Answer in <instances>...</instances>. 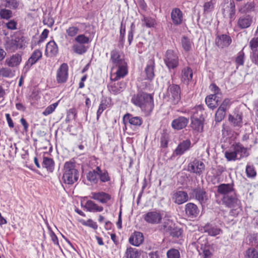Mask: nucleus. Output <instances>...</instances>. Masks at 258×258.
Listing matches in <instances>:
<instances>
[{"label": "nucleus", "mask_w": 258, "mask_h": 258, "mask_svg": "<svg viewBox=\"0 0 258 258\" xmlns=\"http://www.w3.org/2000/svg\"><path fill=\"white\" fill-rule=\"evenodd\" d=\"M182 47L185 51H189L193 46L192 41L187 37L183 36L181 39Z\"/></svg>", "instance_id": "a19ab883"}, {"label": "nucleus", "mask_w": 258, "mask_h": 258, "mask_svg": "<svg viewBox=\"0 0 258 258\" xmlns=\"http://www.w3.org/2000/svg\"><path fill=\"white\" fill-rule=\"evenodd\" d=\"M197 248L202 258H211L213 254L212 247L206 238L201 237L197 241Z\"/></svg>", "instance_id": "0eeeda50"}, {"label": "nucleus", "mask_w": 258, "mask_h": 258, "mask_svg": "<svg viewBox=\"0 0 258 258\" xmlns=\"http://www.w3.org/2000/svg\"><path fill=\"white\" fill-rule=\"evenodd\" d=\"M204 108L203 105H199L190 111L191 119H200V118H204L203 117Z\"/></svg>", "instance_id": "72a5a7b5"}, {"label": "nucleus", "mask_w": 258, "mask_h": 258, "mask_svg": "<svg viewBox=\"0 0 258 258\" xmlns=\"http://www.w3.org/2000/svg\"><path fill=\"white\" fill-rule=\"evenodd\" d=\"M6 2L7 3L6 7H8L11 9H16L19 6L17 0H6Z\"/></svg>", "instance_id": "69168bd1"}, {"label": "nucleus", "mask_w": 258, "mask_h": 258, "mask_svg": "<svg viewBox=\"0 0 258 258\" xmlns=\"http://www.w3.org/2000/svg\"><path fill=\"white\" fill-rule=\"evenodd\" d=\"M132 101L135 105L147 112H150L154 108L153 96L146 93H138L132 98Z\"/></svg>", "instance_id": "f257e3e1"}, {"label": "nucleus", "mask_w": 258, "mask_h": 258, "mask_svg": "<svg viewBox=\"0 0 258 258\" xmlns=\"http://www.w3.org/2000/svg\"><path fill=\"white\" fill-rule=\"evenodd\" d=\"M11 43L15 46V49L22 48L24 46L23 40L22 39L19 38H16L15 40H12L11 41Z\"/></svg>", "instance_id": "0e129e2a"}, {"label": "nucleus", "mask_w": 258, "mask_h": 258, "mask_svg": "<svg viewBox=\"0 0 258 258\" xmlns=\"http://www.w3.org/2000/svg\"><path fill=\"white\" fill-rule=\"evenodd\" d=\"M217 191L220 194L223 196L229 195L235 192L234 189L232 184H221L218 186Z\"/></svg>", "instance_id": "bb28decb"}, {"label": "nucleus", "mask_w": 258, "mask_h": 258, "mask_svg": "<svg viewBox=\"0 0 258 258\" xmlns=\"http://www.w3.org/2000/svg\"><path fill=\"white\" fill-rule=\"evenodd\" d=\"M246 175L248 178H253L256 175V172L253 165L247 164L245 169Z\"/></svg>", "instance_id": "09e8293b"}, {"label": "nucleus", "mask_w": 258, "mask_h": 258, "mask_svg": "<svg viewBox=\"0 0 258 258\" xmlns=\"http://www.w3.org/2000/svg\"><path fill=\"white\" fill-rule=\"evenodd\" d=\"M244 60V53L243 51H240L237 54L235 61L238 65H243Z\"/></svg>", "instance_id": "e2e57ef3"}, {"label": "nucleus", "mask_w": 258, "mask_h": 258, "mask_svg": "<svg viewBox=\"0 0 258 258\" xmlns=\"http://www.w3.org/2000/svg\"><path fill=\"white\" fill-rule=\"evenodd\" d=\"M203 230L204 232L207 233L209 235L211 236H216L222 232V230L217 226L209 223L205 225L203 227Z\"/></svg>", "instance_id": "4be33fe9"}, {"label": "nucleus", "mask_w": 258, "mask_h": 258, "mask_svg": "<svg viewBox=\"0 0 258 258\" xmlns=\"http://www.w3.org/2000/svg\"><path fill=\"white\" fill-rule=\"evenodd\" d=\"M99 172L97 171V167L90 171L87 175V179L93 183H97L99 181Z\"/></svg>", "instance_id": "37998d69"}, {"label": "nucleus", "mask_w": 258, "mask_h": 258, "mask_svg": "<svg viewBox=\"0 0 258 258\" xmlns=\"http://www.w3.org/2000/svg\"><path fill=\"white\" fill-rule=\"evenodd\" d=\"M69 67L67 63H63L57 70L56 80L58 84L64 83L68 78Z\"/></svg>", "instance_id": "ddd939ff"}, {"label": "nucleus", "mask_w": 258, "mask_h": 258, "mask_svg": "<svg viewBox=\"0 0 258 258\" xmlns=\"http://www.w3.org/2000/svg\"><path fill=\"white\" fill-rule=\"evenodd\" d=\"M75 40L78 43L84 45L89 43V38L84 34H80L78 35L75 38Z\"/></svg>", "instance_id": "5fc2aeb1"}, {"label": "nucleus", "mask_w": 258, "mask_h": 258, "mask_svg": "<svg viewBox=\"0 0 258 258\" xmlns=\"http://www.w3.org/2000/svg\"><path fill=\"white\" fill-rule=\"evenodd\" d=\"M205 165L203 161L195 159L188 165V171L200 175L204 171Z\"/></svg>", "instance_id": "f8f14e48"}, {"label": "nucleus", "mask_w": 258, "mask_h": 258, "mask_svg": "<svg viewBox=\"0 0 258 258\" xmlns=\"http://www.w3.org/2000/svg\"><path fill=\"white\" fill-rule=\"evenodd\" d=\"M225 110L218 108L216 114H215V120L217 122L221 121L224 118L225 115Z\"/></svg>", "instance_id": "bf43d9fd"}, {"label": "nucleus", "mask_w": 258, "mask_h": 258, "mask_svg": "<svg viewBox=\"0 0 258 258\" xmlns=\"http://www.w3.org/2000/svg\"><path fill=\"white\" fill-rule=\"evenodd\" d=\"M185 211L186 215L190 218L196 217L199 214V210L197 205L191 203L186 204Z\"/></svg>", "instance_id": "393cba45"}, {"label": "nucleus", "mask_w": 258, "mask_h": 258, "mask_svg": "<svg viewBox=\"0 0 258 258\" xmlns=\"http://www.w3.org/2000/svg\"><path fill=\"white\" fill-rule=\"evenodd\" d=\"M142 25L147 28H152L156 25V20L150 17L143 16L141 20Z\"/></svg>", "instance_id": "c03bdc74"}, {"label": "nucleus", "mask_w": 258, "mask_h": 258, "mask_svg": "<svg viewBox=\"0 0 258 258\" xmlns=\"http://www.w3.org/2000/svg\"><path fill=\"white\" fill-rule=\"evenodd\" d=\"M231 41L230 37L226 34L218 35L215 40L216 45L221 48L228 46Z\"/></svg>", "instance_id": "5701e85b"}, {"label": "nucleus", "mask_w": 258, "mask_h": 258, "mask_svg": "<svg viewBox=\"0 0 258 258\" xmlns=\"http://www.w3.org/2000/svg\"><path fill=\"white\" fill-rule=\"evenodd\" d=\"M196 198L201 204L205 203L208 200L207 195L205 190L203 189L198 188L194 190V191Z\"/></svg>", "instance_id": "c9c22d12"}, {"label": "nucleus", "mask_w": 258, "mask_h": 258, "mask_svg": "<svg viewBox=\"0 0 258 258\" xmlns=\"http://www.w3.org/2000/svg\"><path fill=\"white\" fill-rule=\"evenodd\" d=\"M110 61L112 64V67H116L126 63L123 57L120 54L119 51L117 50H113L111 51Z\"/></svg>", "instance_id": "a211bd4d"}, {"label": "nucleus", "mask_w": 258, "mask_h": 258, "mask_svg": "<svg viewBox=\"0 0 258 258\" xmlns=\"http://www.w3.org/2000/svg\"><path fill=\"white\" fill-rule=\"evenodd\" d=\"M143 241L144 236L143 233L140 232H134L129 238V242L134 246H139Z\"/></svg>", "instance_id": "b1692460"}, {"label": "nucleus", "mask_w": 258, "mask_h": 258, "mask_svg": "<svg viewBox=\"0 0 258 258\" xmlns=\"http://www.w3.org/2000/svg\"><path fill=\"white\" fill-rule=\"evenodd\" d=\"M167 258H180V253L179 251L174 248H171L167 251Z\"/></svg>", "instance_id": "4d7b16f0"}, {"label": "nucleus", "mask_w": 258, "mask_h": 258, "mask_svg": "<svg viewBox=\"0 0 258 258\" xmlns=\"http://www.w3.org/2000/svg\"><path fill=\"white\" fill-rule=\"evenodd\" d=\"M141 253L138 249L131 247L127 248L125 252L124 258H139Z\"/></svg>", "instance_id": "58836bf2"}, {"label": "nucleus", "mask_w": 258, "mask_h": 258, "mask_svg": "<svg viewBox=\"0 0 258 258\" xmlns=\"http://www.w3.org/2000/svg\"><path fill=\"white\" fill-rule=\"evenodd\" d=\"M22 60V55L16 53L7 57L5 60V64L9 68H17L21 63Z\"/></svg>", "instance_id": "f3484780"}, {"label": "nucleus", "mask_w": 258, "mask_h": 258, "mask_svg": "<svg viewBox=\"0 0 258 258\" xmlns=\"http://www.w3.org/2000/svg\"><path fill=\"white\" fill-rule=\"evenodd\" d=\"M123 121L125 125L128 123L134 127L140 126L143 123V119L139 116H134L133 115L127 113L123 117Z\"/></svg>", "instance_id": "4468645a"}, {"label": "nucleus", "mask_w": 258, "mask_h": 258, "mask_svg": "<svg viewBox=\"0 0 258 258\" xmlns=\"http://www.w3.org/2000/svg\"><path fill=\"white\" fill-rule=\"evenodd\" d=\"M164 61L169 70L176 68L179 64V57L177 53L172 50H167L164 57Z\"/></svg>", "instance_id": "6e6552de"}, {"label": "nucleus", "mask_w": 258, "mask_h": 258, "mask_svg": "<svg viewBox=\"0 0 258 258\" xmlns=\"http://www.w3.org/2000/svg\"><path fill=\"white\" fill-rule=\"evenodd\" d=\"M249 155L247 148L239 143H234L229 149L225 152V157L228 161L239 160Z\"/></svg>", "instance_id": "f03ea898"}, {"label": "nucleus", "mask_w": 258, "mask_h": 258, "mask_svg": "<svg viewBox=\"0 0 258 258\" xmlns=\"http://www.w3.org/2000/svg\"><path fill=\"white\" fill-rule=\"evenodd\" d=\"M90 198L102 204H107L111 199V196L109 194L104 191L92 192Z\"/></svg>", "instance_id": "dca6fc26"}, {"label": "nucleus", "mask_w": 258, "mask_h": 258, "mask_svg": "<svg viewBox=\"0 0 258 258\" xmlns=\"http://www.w3.org/2000/svg\"><path fill=\"white\" fill-rule=\"evenodd\" d=\"M191 128L198 133H201L203 131L204 118H200V119H191Z\"/></svg>", "instance_id": "2f4dec72"}, {"label": "nucleus", "mask_w": 258, "mask_h": 258, "mask_svg": "<svg viewBox=\"0 0 258 258\" xmlns=\"http://www.w3.org/2000/svg\"><path fill=\"white\" fill-rule=\"evenodd\" d=\"M79 31V29L78 27L71 26L66 30V33L68 36L73 37L78 33Z\"/></svg>", "instance_id": "6e6d98bb"}, {"label": "nucleus", "mask_w": 258, "mask_h": 258, "mask_svg": "<svg viewBox=\"0 0 258 258\" xmlns=\"http://www.w3.org/2000/svg\"><path fill=\"white\" fill-rule=\"evenodd\" d=\"M168 135L166 133H164L162 134L161 139H160V143L161 147L162 148H166L168 146Z\"/></svg>", "instance_id": "052dcab7"}, {"label": "nucleus", "mask_w": 258, "mask_h": 258, "mask_svg": "<svg viewBox=\"0 0 258 258\" xmlns=\"http://www.w3.org/2000/svg\"><path fill=\"white\" fill-rule=\"evenodd\" d=\"M13 16V12L11 10L6 8L0 9V18L2 19L9 20Z\"/></svg>", "instance_id": "de8ad7c7"}, {"label": "nucleus", "mask_w": 258, "mask_h": 258, "mask_svg": "<svg viewBox=\"0 0 258 258\" xmlns=\"http://www.w3.org/2000/svg\"><path fill=\"white\" fill-rule=\"evenodd\" d=\"M231 104L230 100L228 98H226L224 100L219 107L226 111L230 106Z\"/></svg>", "instance_id": "338daca9"}, {"label": "nucleus", "mask_w": 258, "mask_h": 258, "mask_svg": "<svg viewBox=\"0 0 258 258\" xmlns=\"http://www.w3.org/2000/svg\"><path fill=\"white\" fill-rule=\"evenodd\" d=\"M85 208L87 211L90 212H101L103 210V207L99 206L91 200L87 201L85 205Z\"/></svg>", "instance_id": "cd10ccee"}, {"label": "nucleus", "mask_w": 258, "mask_h": 258, "mask_svg": "<svg viewBox=\"0 0 258 258\" xmlns=\"http://www.w3.org/2000/svg\"><path fill=\"white\" fill-rule=\"evenodd\" d=\"M154 67L155 63L154 61L150 60L145 69L146 80H152L154 78Z\"/></svg>", "instance_id": "c85d7f7f"}, {"label": "nucleus", "mask_w": 258, "mask_h": 258, "mask_svg": "<svg viewBox=\"0 0 258 258\" xmlns=\"http://www.w3.org/2000/svg\"><path fill=\"white\" fill-rule=\"evenodd\" d=\"M222 201L227 207L231 208L230 213L231 215L237 216L241 211V202L237 198L235 192L223 197Z\"/></svg>", "instance_id": "20e7f679"}, {"label": "nucleus", "mask_w": 258, "mask_h": 258, "mask_svg": "<svg viewBox=\"0 0 258 258\" xmlns=\"http://www.w3.org/2000/svg\"><path fill=\"white\" fill-rule=\"evenodd\" d=\"M143 219L149 224L156 225L161 222L162 214L158 211H149L143 215Z\"/></svg>", "instance_id": "9b49d317"}, {"label": "nucleus", "mask_w": 258, "mask_h": 258, "mask_svg": "<svg viewBox=\"0 0 258 258\" xmlns=\"http://www.w3.org/2000/svg\"><path fill=\"white\" fill-rule=\"evenodd\" d=\"M111 70L112 73L111 74L110 79L113 81H116L124 78L128 73L126 63L116 67H112Z\"/></svg>", "instance_id": "9d476101"}, {"label": "nucleus", "mask_w": 258, "mask_h": 258, "mask_svg": "<svg viewBox=\"0 0 258 258\" xmlns=\"http://www.w3.org/2000/svg\"><path fill=\"white\" fill-rule=\"evenodd\" d=\"M191 147V142L190 139H187L180 142L174 151V154L176 156L183 155L186 151L189 150Z\"/></svg>", "instance_id": "2eb2a0df"}, {"label": "nucleus", "mask_w": 258, "mask_h": 258, "mask_svg": "<svg viewBox=\"0 0 258 258\" xmlns=\"http://www.w3.org/2000/svg\"><path fill=\"white\" fill-rule=\"evenodd\" d=\"M163 97L173 104H177L180 100V88L176 84H170L164 93Z\"/></svg>", "instance_id": "423d86ee"}, {"label": "nucleus", "mask_w": 258, "mask_h": 258, "mask_svg": "<svg viewBox=\"0 0 258 258\" xmlns=\"http://www.w3.org/2000/svg\"><path fill=\"white\" fill-rule=\"evenodd\" d=\"M72 48L74 52L78 54H82L85 53L87 50V47H86L85 45L78 43L74 44Z\"/></svg>", "instance_id": "49530a36"}, {"label": "nucleus", "mask_w": 258, "mask_h": 258, "mask_svg": "<svg viewBox=\"0 0 258 258\" xmlns=\"http://www.w3.org/2000/svg\"><path fill=\"white\" fill-rule=\"evenodd\" d=\"M215 3L216 0H211L205 3L203 6L204 13L207 14L211 12L214 9Z\"/></svg>", "instance_id": "8fccbe9b"}, {"label": "nucleus", "mask_w": 258, "mask_h": 258, "mask_svg": "<svg viewBox=\"0 0 258 258\" xmlns=\"http://www.w3.org/2000/svg\"><path fill=\"white\" fill-rule=\"evenodd\" d=\"M58 47L54 41H50L46 46L45 54L49 56H54L58 53Z\"/></svg>", "instance_id": "7c9ffc66"}, {"label": "nucleus", "mask_w": 258, "mask_h": 258, "mask_svg": "<svg viewBox=\"0 0 258 258\" xmlns=\"http://www.w3.org/2000/svg\"><path fill=\"white\" fill-rule=\"evenodd\" d=\"M109 99L104 98L102 99L97 111V120H98L103 111L106 108L109 104Z\"/></svg>", "instance_id": "79ce46f5"}, {"label": "nucleus", "mask_w": 258, "mask_h": 258, "mask_svg": "<svg viewBox=\"0 0 258 258\" xmlns=\"http://www.w3.org/2000/svg\"><path fill=\"white\" fill-rule=\"evenodd\" d=\"M235 14V6L233 2H230L223 9V14L224 16H228L231 20L233 19Z\"/></svg>", "instance_id": "c756f323"}, {"label": "nucleus", "mask_w": 258, "mask_h": 258, "mask_svg": "<svg viewBox=\"0 0 258 258\" xmlns=\"http://www.w3.org/2000/svg\"><path fill=\"white\" fill-rule=\"evenodd\" d=\"M252 22V17L249 15H244L239 17L237 22V26L240 29L248 28Z\"/></svg>", "instance_id": "412c9836"}, {"label": "nucleus", "mask_w": 258, "mask_h": 258, "mask_svg": "<svg viewBox=\"0 0 258 258\" xmlns=\"http://www.w3.org/2000/svg\"><path fill=\"white\" fill-rule=\"evenodd\" d=\"M58 103H54L48 106H47L45 109L43 111L42 114L44 116H47L52 113L55 109L56 107L58 106Z\"/></svg>", "instance_id": "603ef678"}, {"label": "nucleus", "mask_w": 258, "mask_h": 258, "mask_svg": "<svg viewBox=\"0 0 258 258\" xmlns=\"http://www.w3.org/2000/svg\"><path fill=\"white\" fill-rule=\"evenodd\" d=\"M229 120L234 126H241L242 124V113H234L233 115H230Z\"/></svg>", "instance_id": "f704fd0d"}, {"label": "nucleus", "mask_w": 258, "mask_h": 258, "mask_svg": "<svg viewBox=\"0 0 258 258\" xmlns=\"http://www.w3.org/2000/svg\"><path fill=\"white\" fill-rule=\"evenodd\" d=\"M210 88L213 94L207 96L205 102L209 108L214 109L218 106L221 101L222 94L219 88L214 84L211 85Z\"/></svg>", "instance_id": "39448f33"}, {"label": "nucleus", "mask_w": 258, "mask_h": 258, "mask_svg": "<svg viewBox=\"0 0 258 258\" xmlns=\"http://www.w3.org/2000/svg\"><path fill=\"white\" fill-rule=\"evenodd\" d=\"M125 34V26L122 23H121L120 28V40L122 42L124 41V36Z\"/></svg>", "instance_id": "774afa93"}, {"label": "nucleus", "mask_w": 258, "mask_h": 258, "mask_svg": "<svg viewBox=\"0 0 258 258\" xmlns=\"http://www.w3.org/2000/svg\"><path fill=\"white\" fill-rule=\"evenodd\" d=\"M224 170L225 168L223 167L218 166L216 168H212V173L215 178H219Z\"/></svg>", "instance_id": "3c124183"}, {"label": "nucleus", "mask_w": 258, "mask_h": 258, "mask_svg": "<svg viewBox=\"0 0 258 258\" xmlns=\"http://www.w3.org/2000/svg\"><path fill=\"white\" fill-rule=\"evenodd\" d=\"M171 19L175 25H180L183 21V13L179 8H174L171 12Z\"/></svg>", "instance_id": "aec40b11"}, {"label": "nucleus", "mask_w": 258, "mask_h": 258, "mask_svg": "<svg viewBox=\"0 0 258 258\" xmlns=\"http://www.w3.org/2000/svg\"><path fill=\"white\" fill-rule=\"evenodd\" d=\"M188 122V119L185 117L180 116L174 119L172 122V126L176 130H181L185 127Z\"/></svg>", "instance_id": "a878e982"}, {"label": "nucleus", "mask_w": 258, "mask_h": 258, "mask_svg": "<svg viewBox=\"0 0 258 258\" xmlns=\"http://www.w3.org/2000/svg\"><path fill=\"white\" fill-rule=\"evenodd\" d=\"M97 171L99 172L98 179L101 182L105 183L110 181V177L106 169L102 170L99 166H97Z\"/></svg>", "instance_id": "4c0bfd02"}, {"label": "nucleus", "mask_w": 258, "mask_h": 258, "mask_svg": "<svg viewBox=\"0 0 258 258\" xmlns=\"http://www.w3.org/2000/svg\"><path fill=\"white\" fill-rule=\"evenodd\" d=\"M42 166L47 171L52 172L54 170V162L52 159L46 157H43Z\"/></svg>", "instance_id": "ea45409f"}, {"label": "nucleus", "mask_w": 258, "mask_h": 258, "mask_svg": "<svg viewBox=\"0 0 258 258\" xmlns=\"http://www.w3.org/2000/svg\"><path fill=\"white\" fill-rule=\"evenodd\" d=\"M11 68L3 67L0 69V76L4 78H12L15 75V72L13 71Z\"/></svg>", "instance_id": "a18cd8bd"}, {"label": "nucleus", "mask_w": 258, "mask_h": 258, "mask_svg": "<svg viewBox=\"0 0 258 258\" xmlns=\"http://www.w3.org/2000/svg\"><path fill=\"white\" fill-rule=\"evenodd\" d=\"M188 195L186 192L177 190L173 192L172 197V201L176 204L181 205L188 200Z\"/></svg>", "instance_id": "6ab92c4d"}, {"label": "nucleus", "mask_w": 258, "mask_h": 258, "mask_svg": "<svg viewBox=\"0 0 258 258\" xmlns=\"http://www.w3.org/2000/svg\"><path fill=\"white\" fill-rule=\"evenodd\" d=\"M245 258H258V252L254 248H249L245 252Z\"/></svg>", "instance_id": "864d4df0"}, {"label": "nucleus", "mask_w": 258, "mask_h": 258, "mask_svg": "<svg viewBox=\"0 0 258 258\" xmlns=\"http://www.w3.org/2000/svg\"><path fill=\"white\" fill-rule=\"evenodd\" d=\"M81 222L83 225L91 227L94 230H96L98 228V225L96 222L93 221L91 219H88L87 221L83 220L81 221Z\"/></svg>", "instance_id": "13d9d810"}, {"label": "nucleus", "mask_w": 258, "mask_h": 258, "mask_svg": "<svg viewBox=\"0 0 258 258\" xmlns=\"http://www.w3.org/2000/svg\"><path fill=\"white\" fill-rule=\"evenodd\" d=\"M62 179L64 183L72 184L76 182L79 177V173L75 168V165L72 162H67L63 167Z\"/></svg>", "instance_id": "7ed1b4c3"}, {"label": "nucleus", "mask_w": 258, "mask_h": 258, "mask_svg": "<svg viewBox=\"0 0 258 258\" xmlns=\"http://www.w3.org/2000/svg\"><path fill=\"white\" fill-rule=\"evenodd\" d=\"M249 46L252 51H257L258 48V37L252 38L249 42Z\"/></svg>", "instance_id": "680f3d73"}, {"label": "nucleus", "mask_w": 258, "mask_h": 258, "mask_svg": "<svg viewBox=\"0 0 258 258\" xmlns=\"http://www.w3.org/2000/svg\"><path fill=\"white\" fill-rule=\"evenodd\" d=\"M42 52L39 49H35L32 52L23 68L22 73L24 76L28 72L31 67L42 57Z\"/></svg>", "instance_id": "1a4fd4ad"}, {"label": "nucleus", "mask_w": 258, "mask_h": 258, "mask_svg": "<svg viewBox=\"0 0 258 258\" xmlns=\"http://www.w3.org/2000/svg\"><path fill=\"white\" fill-rule=\"evenodd\" d=\"M192 71L189 67H186L182 69L181 71V80L184 83L188 84L192 78Z\"/></svg>", "instance_id": "473e14b6"}, {"label": "nucleus", "mask_w": 258, "mask_h": 258, "mask_svg": "<svg viewBox=\"0 0 258 258\" xmlns=\"http://www.w3.org/2000/svg\"><path fill=\"white\" fill-rule=\"evenodd\" d=\"M123 86V84L120 82L111 83L108 86V88L111 93L116 94L122 91Z\"/></svg>", "instance_id": "e433bc0d"}]
</instances>
